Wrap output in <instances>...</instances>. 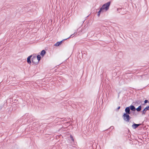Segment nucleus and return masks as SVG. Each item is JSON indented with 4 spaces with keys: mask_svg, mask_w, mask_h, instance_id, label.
I'll use <instances>...</instances> for the list:
<instances>
[{
    "mask_svg": "<svg viewBox=\"0 0 149 149\" xmlns=\"http://www.w3.org/2000/svg\"><path fill=\"white\" fill-rule=\"evenodd\" d=\"M100 14H98V13H97V16L98 17H99L100 16Z\"/></svg>",
    "mask_w": 149,
    "mask_h": 149,
    "instance_id": "b1692460",
    "label": "nucleus"
},
{
    "mask_svg": "<svg viewBox=\"0 0 149 149\" xmlns=\"http://www.w3.org/2000/svg\"><path fill=\"white\" fill-rule=\"evenodd\" d=\"M33 56V55H31L29 56L27 58V63L29 64H31V58Z\"/></svg>",
    "mask_w": 149,
    "mask_h": 149,
    "instance_id": "6e6552de",
    "label": "nucleus"
},
{
    "mask_svg": "<svg viewBox=\"0 0 149 149\" xmlns=\"http://www.w3.org/2000/svg\"><path fill=\"white\" fill-rule=\"evenodd\" d=\"M28 121H29L30 122L31 120L33 121L34 120L35 118L31 116L30 117L29 119L28 118Z\"/></svg>",
    "mask_w": 149,
    "mask_h": 149,
    "instance_id": "9b49d317",
    "label": "nucleus"
},
{
    "mask_svg": "<svg viewBox=\"0 0 149 149\" xmlns=\"http://www.w3.org/2000/svg\"><path fill=\"white\" fill-rule=\"evenodd\" d=\"M145 108L146 109H147V111L149 110V106H147L146 107H145Z\"/></svg>",
    "mask_w": 149,
    "mask_h": 149,
    "instance_id": "6ab92c4d",
    "label": "nucleus"
},
{
    "mask_svg": "<svg viewBox=\"0 0 149 149\" xmlns=\"http://www.w3.org/2000/svg\"><path fill=\"white\" fill-rule=\"evenodd\" d=\"M111 1H109L104 4L100 8L99 11L97 12L98 14H100L102 13L104 11L106 12L107 11L110 6Z\"/></svg>",
    "mask_w": 149,
    "mask_h": 149,
    "instance_id": "f03ea898",
    "label": "nucleus"
},
{
    "mask_svg": "<svg viewBox=\"0 0 149 149\" xmlns=\"http://www.w3.org/2000/svg\"><path fill=\"white\" fill-rule=\"evenodd\" d=\"M144 98L142 99L141 98H139V99L135 100L134 102L132 103V105H134V106H137L141 104V103L143 102Z\"/></svg>",
    "mask_w": 149,
    "mask_h": 149,
    "instance_id": "20e7f679",
    "label": "nucleus"
},
{
    "mask_svg": "<svg viewBox=\"0 0 149 149\" xmlns=\"http://www.w3.org/2000/svg\"><path fill=\"white\" fill-rule=\"evenodd\" d=\"M80 28H79L77 30V31H78V32L79 33V31H80Z\"/></svg>",
    "mask_w": 149,
    "mask_h": 149,
    "instance_id": "4be33fe9",
    "label": "nucleus"
},
{
    "mask_svg": "<svg viewBox=\"0 0 149 149\" xmlns=\"http://www.w3.org/2000/svg\"><path fill=\"white\" fill-rule=\"evenodd\" d=\"M124 10V9L123 8H118L117 9V10L119 12V13H120V11L122 10Z\"/></svg>",
    "mask_w": 149,
    "mask_h": 149,
    "instance_id": "4468645a",
    "label": "nucleus"
},
{
    "mask_svg": "<svg viewBox=\"0 0 149 149\" xmlns=\"http://www.w3.org/2000/svg\"><path fill=\"white\" fill-rule=\"evenodd\" d=\"M70 122H67V123L68 124H69V125H70Z\"/></svg>",
    "mask_w": 149,
    "mask_h": 149,
    "instance_id": "393cba45",
    "label": "nucleus"
},
{
    "mask_svg": "<svg viewBox=\"0 0 149 149\" xmlns=\"http://www.w3.org/2000/svg\"><path fill=\"white\" fill-rule=\"evenodd\" d=\"M64 1H65V0H63V2H64Z\"/></svg>",
    "mask_w": 149,
    "mask_h": 149,
    "instance_id": "c85d7f7f",
    "label": "nucleus"
},
{
    "mask_svg": "<svg viewBox=\"0 0 149 149\" xmlns=\"http://www.w3.org/2000/svg\"><path fill=\"white\" fill-rule=\"evenodd\" d=\"M53 116H51V117H50V118H49L48 119H49V118H53Z\"/></svg>",
    "mask_w": 149,
    "mask_h": 149,
    "instance_id": "a878e982",
    "label": "nucleus"
},
{
    "mask_svg": "<svg viewBox=\"0 0 149 149\" xmlns=\"http://www.w3.org/2000/svg\"><path fill=\"white\" fill-rule=\"evenodd\" d=\"M67 39H65L63 40H61L60 41L56 43L54 45V46H58L60 45L64 41L66 40Z\"/></svg>",
    "mask_w": 149,
    "mask_h": 149,
    "instance_id": "0eeeda50",
    "label": "nucleus"
},
{
    "mask_svg": "<svg viewBox=\"0 0 149 149\" xmlns=\"http://www.w3.org/2000/svg\"><path fill=\"white\" fill-rule=\"evenodd\" d=\"M46 53V51L45 50H42L40 52V55L42 56L43 57Z\"/></svg>",
    "mask_w": 149,
    "mask_h": 149,
    "instance_id": "9d476101",
    "label": "nucleus"
},
{
    "mask_svg": "<svg viewBox=\"0 0 149 149\" xmlns=\"http://www.w3.org/2000/svg\"><path fill=\"white\" fill-rule=\"evenodd\" d=\"M36 58H37V59H38V60L39 61V62L40 61L41 59V56L40 55H38L37 56H36Z\"/></svg>",
    "mask_w": 149,
    "mask_h": 149,
    "instance_id": "f8f14e48",
    "label": "nucleus"
},
{
    "mask_svg": "<svg viewBox=\"0 0 149 149\" xmlns=\"http://www.w3.org/2000/svg\"><path fill=\"white\" fill-rule=\"evenodd\" d=\"M120 106L118 107L116 109V111H118L119 110V109H120Z\"/></svg>",
    "mask_w": 149,
    "mask_h": 149,
    "instance_id": "a211bd4d",
    "label": "nucleus"
},
{
    "mask_svg": "<svg viewBox=\"0 0 149 149\" xmlns=\"http://www.w3.org/2000/svg\"><path fill=\"white\" fill-rule=\"evenodd\" d=\"M144 102L145 103H146V104H147V103H149V101L147 100H145L144 101Z\"/></svg>",
    "mask_w": 149,
    "mask_h": 149,
    "instance_id": "dca6fc26",
    "label": "nucleus"
},
{
    "mask_svg": "<svg viewBox=\"0 0 149 149\" xmlns=\"http://www.w3.org/2000/svg\"><path fill=\"white\" fill-rule=\"evenodd\" d=\"M113 128H114V127L113 126H111L110 127V128H111V129H113Z\"/></svg>",
    "mask_w": 149,
    "mask_h": 149,
    "instance_id": "5701e85b",
    "label": "nucleus"
},
{
    "mask_svg": "<svg viewBox=\"0 0 149 149\" xmlns=\"http://www.w3.org/2000/svg\"><path fill=\"white\" fill-rule=\"evenodd\" d=\"M75 32L73 34H72L68 38H67V39H68L70 38H71V37H73L74 36H72L74 34H75Z\"/></svg>",
    "mask_w": 149,
    "mask_h": 149,
    "instance_id": "f3484780",
    "label": "nucleus"
},
{
    "mask_svg": "<svg viewBox=\"0 0 149 149\" xmlns=\"http://www.w3.org/2000/svg\"><path fill=\"white\" fill-rule=\"evenodd\" d=\"M65 120H65V119H63V121H65Z\"/></svg>",
    "mask_w": 149,
    "mask_h": 149,
    "instance_id": "bb28decb",
    "label": "nucleus"
},
{
    "mask_svg": "<svg viewBox=\"0 0 149 149\" xmlns=\"http://www.w3.org/2000/svg\"><path fill=\"white\" fill-rule=\"evenodd\" d=\"M147 111V109H146L145 107L143 109L142 111H141L142 115H145L146 114V112Z\"/></svg>",
    "mask_w": 149,
    "mask_h": 149,
    "instance_id": "1a4fd4ad",
    "label": "nucleus"
},
{
    "mask_svg": "<svg viewBox=\"0 0 149 149\" xmlns=\"http://www.w3.org/2000/svg\"><path fill=\"white\" fill-rule=\"evenodd\" d=\"M125 113H124L122 117L124 120L126 122H129L132 117L130 116V114L132 113V112L131 110L129 107H126L125 109Z\"/></svg>",
    "mask_w": 149,
    "mask_h": 149,
    "instance_id": "f257e3e1",
    "label": "nucleus"
},
{
    "mask_svg": "<svg viewBox=\"0 0 149 149\" xmlns=\"http://www.w3.org/2000/svg\"><path fill=\"white\" fill-rule=\"evenodd\" d=\"M146 104L144 102L143 103H141V106H145L146 105Z\"/></svg>",
    "mask_w": 149,
    "mask_h": 149,
    "instance_id": "aec40b11",
    "label": "nucleus"
},
{
    "mask_svg": "<svg viewBox=\"0 0 149 149\" xmlns=\"http://www.w3.org/2000/svg\"><path fill=\"white\" fill-rule=\"evenodd\" d=\"M144 76V75H141V77H142V76Z\"/></svg>",
    "mask_w": 149,
    "mask_h": 149,
    "instance_id": "c756f323",
    "label": "nucleus"
},
{
    "mask_svg": "<svg viewBox=\"0 0 149 149\" xmlns=\"http://www.w3.org/2000/svg\"><path fill=\"white\" fill-rule=\"evenodd\" d=\"M33 57L31 58L32 62L35 65H37L39 63V61L38 60L37 58H36V54H33Z\"/></svg>",
    "mask_w": 149,
    "mask_h": 149,
    "instance_id": "39448f33",
    "label": "nucleus"
},
{
    "mask_svg": "<svg viewBox=\"0 0 149 149\" xmlns=\"http://www.w3.org/2000/svg\"><path fill=\"white\" fill-rule=\"evenodd\" d=\"M70 137L71 140L72 141L74 142V140L71 134L70 135Z\"/></svg>",
    "mask_w": 149,
    "mask_h": 149,
    "instance_id": "2eb2a0df",
    "label": "nucleus"
},
{
    "mask_svg": "<svg viewBox=\"0 0 149 149\" xmlns=\"http://www.w3.org/2000/svg\"><path fill=\"white\" fill-rule=\"evenodd\" d=\"M133 124L132 125V127L134 129H135L137 128L139 126H140L141 125V123L136 124L134 123V122L133 123Z\"/></svg>",
    "mask_w": 149,
    "mask_h": 149,
    "instance_id": "423d86ee",
    "label": "nucleus"
},
{
    "mask_svg": "<svg viewBox=\"0 0 149 149\" xmlns=\"http://www.w3.org/2000/svg\"><path fill=\"white\" fill-rule=\"evenodd\" d=\"M3 107V105H0V111L2 109Z\"/></svg>",
    "mask_w": 149,
    "mask_h": 149,
    "instance_id": "412c9836",
    "label": "nucleus"
},
{
    "mask_svg": "<svg viewBox=\"0 0 149 149\" xmlns=\"http://www.w3.org/2000/svg\"><path fill=\"white\" fill-rule=\"evenodd\" d=\"M87 27H86L85 26H84V29H81V32H83V33L85 31H84L83 32V31L84 30H87Z\"/></svg>",
    "mask_w": 149,
    "mask_h": 149,
    "instance_id": "ddd939ff",
    "label": "nucleus"
},
{
    "mask_svg": "<svg viewBox=\"0 0 149 149\" xmlns=\"http://www.w3.org/2000/svg\"><path fill=\"white\" fill-rule=\"evenodd\" d=\"M129 107L130 108V109H131V110L132 111V112L133 111L134 112L136 110L137 112H140L141 113L142 106L141 105H140L137 108H136L134 106V105H131L130 106H129Z\"/></svg>",
    "mask_w": 149,
    "mask_h": 149,
    "instance_id": "7ed1b4c3",
    "label": "nucleus"
},
{
    "mask_svg": "<svg viewBox=\"0 0 149 149\" xmlns=\"http://www.w3.org/2000/svg\"><path fill=\"white\" fill-rule=\"evenodd\" d=\"M109 128H108V129H107V130H109Z\"/></svg>",
    "mask_w": 149,
    "mask_h": 149,
    "instance_id": "cd10ccee",
    "label": "nucleus"
}]
</instances>
